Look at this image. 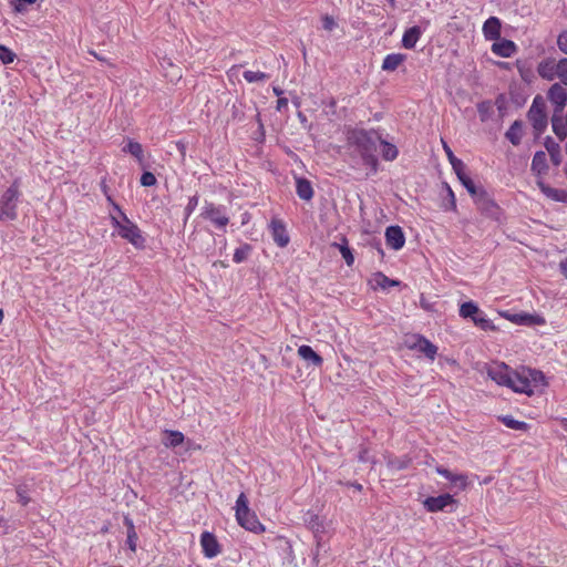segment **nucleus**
<instances>
[{
    "instance_id": "18",
    "label": "nucleus",
    "mask_w": 567,
    "mask_h": 567,
    "mask_svg": "<svg viewBox=\"0 0 567 567\" xmlns=\"http://www.w3.org/2000/svg\"><path fill=\"white\" fill-rule=\"evenodd\" d=\"M185 441V435L178 430H165L163 431L162 444L169 449L181 446Z\"/></svg>"
},
{
    "instance_id": "43",
    "label": "nucleus",
    "mask_w": 567,
    "mask_h": 567,
    "mask_svg": "<svg viewBox=\"0 0 567 567\" xmlns=\"http://www.w3.org/2000/svg\"><path fill=\"white\" fill-rule=\"evenodd\" d=\"M16 56L17 55L9 48L0 44V61L3 64L12 63Z\"/></svg>"
},
{
    "instance_id": "11",
    "label": "nucleus",
    "mask_w": 567,
    "mask_h": 567,
    "mask_svg": "<svg viewBox=\"0 0 567 567\" xmlns=\"http://www.w3.org/2000/svg\"><path fill=\"white\" fill-rule=\"evenodd\" d=\"M548 99L553 104H555L554 112H557V114L563 113L567 103V90L559 83H555L548 91Z\"/></svg>"
},
{
    "instance_id": "39",
    "label": "nucleus",
    "mask_w": 567,
    "mask_h": 567,
    "mask_svg": "<svg viewBox=\"0 0 567 567\" xmlns=\"http://www.w3.org/2000/svg\"><path fill=\"white\" fill-rule=\"evenodd\" d=\"M123 151L130 153L138 161L143 158V147L138 142L130 141Z\"/></svg>"
},
{
    "instance_id": "32",
    "label": "nucleus",
    "mask_w": 567,
    "mask_h": 567,
    "mask_svg": "<svg viewBox=\"0 0 567 567\" xmlns=\"http://www.w3.org/2000/svg\"><path fill=\"white\" fill-rule=\"evenodd\" d=\"M499 422H502L506 427L515 431H527L528 424L524 421H517L512 415H504L498 417Z\"/></svg>"
},
{
    "instance_id": "64",
    "label": "nucleus",
    "mask_w": 567,
    "mask_h": 567,
    "mask_svg": "<svg viewBox=\"0 0 567 567\" xmlns=\"http://www.w3.org/2000/svg\"><path fill=\"white\" fill-rule=\"evenodd\" d=\"M422 308H424V309H429V306H427L426 303H423V302H422Z\"/></svg>"
},
{
    "instance_id": "35",
    "label": "nucleus",
    "mask_w": 567,
    "mask_h": 567,
    "mask_svg": "<svg viewBox=\"0 0 567 567\" xmlns=\"http://www.w3.org/2000/svg\"><path fill=\"white\" fill-rule=\"evenodd\" d=\"M472 321H474L475 324H477L483 330H493V321H491L485 312H480V315H476L474 317H471Z\"/></svg>"
},
{
    "instance_id": "16",
    "label": "nucleus",
    "mask_w": 567,
    "mask_h": 567,
    "mask_svg": "<svg viewBox=\"0 0 567 567\" xmlns=\"http://www.w3.org/2000/svg\"><path fill=\"white\" fill-rule=\"evenodd\" d=\"M501 21L496 17L488 18L483 24V33L487 40H498L501 38Z\"/></svg>"
},
{
    "instance_id": "30",
    "label": "nucleus",
    "mask_w": 567,
    "mask_h": 567,
    "mask_svg": "<svg viewBox=\"0 0 567 567\" xmlns=\"http://www.w3.org/2000/svg\"><path fill=\"white\" fill-rule=\"evenodd\" d=\"M123 523H125L126 528H127V538H126L127 548L130 550H132V553H135L136 542L138 540V535L135 532L133 519L130 517H125V520H123Z\"/></svg>"
},
{
    "instance_id": "44",
    "label": "nucleus",
    "mask_w": 567,
    "mask_h": 567,
    "mask_svg": "<svg viewBox=\"0 0 567 567\" xmlns=\"http://www.w3.org/2000/svg\"><path fill=\"white\" fill-rule=\"evenodd\" d=\"M141 184L143 186L150 187L156 184V177L151 172H144L141 176Z\"/></svg>"
},
{
    "instance_id": "55",
    "label": "nucleus",
    "mask_w": 567,
    "mask_h": 567,
    "mask_svg": "<svg viewBox=\"0 0 567 567\" xmlns=\"http://www.w3.org/2000/svg\"><path fill=\"white\" fill-rule=\"evenodd\" d=\"M287 105H288V100H287L286 97H279V99L277 100V106H276V109H277L278 111H281L284 107H287Z\"/></svg>"
},
{
    "instance_id": "2",
    "label": "nucleus",
    "mask_w": 567,
    "mask_h": 567,
    "mask_svg": "<svg viewBox=\"0 0 567 567\" xmlns=\"http://www.w3.org/2000/svg\"><path fill=\"white\" fill-rule=\"evenodd\" d=\"M547 385L546 375L542 370L522 365L515 369L508 389L515 393L533 396L544 393Z\"/></svg>"
},
{
    "instance_id": "4",
    "label": "nucleus",
    "mask_w": 567,
    "mask_h": 567,
    "mask_svg": "<svg viewBox=\"0 0 567 567\" xmlns=\"http://www.w3.org/2000/svg\"><path fill=\"white\" fill-rule=\"evenodd\" d=\"M20 181L16 179L0 196V220H16L20 200Z\"/></svg>"
},
{
    "instance_id": "20",
    "label": "nucleus",
    "mask_w": 567,
    "mask_h": 567,
    "mask_svg": "<svg viewBox=\"0 0 567 567\" xmlns=\"http://www.w3.org/2000/svg\"><path fill=\"white\" fill-rule=\"evenodd\" d=\"M492 51L502 58H509L516 52V45L513 41L504 39L493 43Z\"/></svg>"
},
{
    "instance_id": "51",
    "label": "nucleus",
    "mask_w": 567,
    "mask_h": 567,
    "mask_svg": "<svg viewBox=\"0 0 567 567\" xmlns=\"http://www.w3.org/2000/svg\"><path fill=\"white\" fill-rule=\"evenodd\" d=\"M343 260H346L348 267H351L354 262V257L351 250H341Z\"/></svg>"
},
{
    "instance_id": "28",
    "label": "nucleus",
    "mask_w": 567,
    "mask_h": 567,
    "mask_svg": "<svg viewBox=\"0 0 567 567\" xmlns=\"http://www.w3.org/2000/svg\"><path fill=\"white\" fill-rule=\"evenodd\" d=\"M505 136L513 145H518L523 136V123L520 121H515L507 130Z\"/></svg>"
},
{
    "instance_id": "29",
    "label": "nucleus",
    "mask_w": 567,
    "mask_h": 567,
    "mask_svg": "<svg viewBox=\"0 0 567 567\" xmlns=\"http://www.w3.org/2000/svg\"><path fill=\"white\" fill-rule=\"evenodd\" d=\"M545 147L550 156V159L554 165H559L561 162V153L560 146L557 142H555L551 137H547L545 140Z\"/></svg>"
},
{
    "instance_id": "9",
    "label": "nucleus",
    "mask_w": 567,
    "mask_h": 567,
    "mask_svg": "<svg viewBox=\"0 0 567 567\" xmlns=\"http://www.w3.org/2000/svg\"><path fill=\"white\" fill-rule=\"evenodd\" d=\"M477 208L488 217L496 218L498 215V206L495 202L489 197L487 192L482 188L474 197H473Z\"/></svg>"
},
{
    "instance_id": "7",
    "label": "nucleus",
    "mask_w": 567,
    "mask_h": 567,
    "mask_svg": "<svg viewBox=\"0 0 567 567\" xmlns=\"http://www.w3.org/2000/svg\"><path fill=\"white\" fill-rule=\"evenodd\" d=\"M200 216L205 220H209L218 229H224L229 223L227 207L209 202H205Z\"/></svg>"
},
{
    "instance_id": "37",
    "label": "nucleus",
    "mask_w": 567,
    "mask_h": 567,
    "mask_svg": "<svg viewBox=\"0 0 567 567\" xmlns=\"http://www.w3.org/2000/svg\"><path fill=\"white\" fill-rule=\"evenodd\" d=\"M416 351L425 355L426 359L433 361L435 360L437 347L434 346V343L431 341H423V347H421V349H417Z\"/></svg>"
},
{
    "instance_id": "59",
    "label": "nucleus",
    "mask_w": 567,
    "mask_h": 567,
    "mask_svg": "<svg viewBox=\"0 0 567 567\" xmlns=\"http://www.w3.org/2000/svg\"><path fill=\"white\" fill-rule=\"evenodd\" d=\"M332 246H333V248H339V249L348 248L347 246L341 245V244H337V243H334Z\"/></svg>"
},
{
    "instance_id": "42",
    "label": "nucleus",
    "mask_w": 567,
    "mask_h": 567,
    "mask_svg": "<svg viewBox=\"0 0 567 567\" xmlns=\"http://www.w3.org/2000/svg\"><path fill=\"white\" fill-rule=\"evenodd\" d=\"M306 522H307V525L309 526V528H311L312 532L319 533V532L322 530V524H321V520H320L318 515L312 514V513H308Z\"/></svg>"
},
{
    "instance_id": "8",
    "label": "nucleus",
    "mask_w": 567,
    "mask_h": 567,
    "mask_svg": "<svg viewBox=\"0 0 567 567\" xmlns=\"http://www.w3.org/2000/svg\"><path fill=\"white\" fill-rule=\"evenodd\" d=\"M506 363L494 362L487 367V375L499 385L508 388L512 382L513 372Z\"/></svg>"
},
{
    "instance_id": "5",
    "label": "nucleus",
    "mask_w": 567,
    "mask_h": 567,
    "mask_svg": "<svg viewBox=\"0 0 567 567\" xmlns=\"http://www.w3.org/2000/svg\"><path fill=\"white\" fill-rule=\"evenodd\" d=\"M113 209L117 212L122 219V221H120L115 216H112V219L117 225L118 235L136 247L141 245L143 238L138 227L126 217L116 203H113Z\"/></svg>"
},
{
    "instance_id": "46",
    "label": "nucleus",
    "mask_w": 567,
    "mask_h": 567,
    "mask_svg": "<svg viewBox=\"0 0 567 567\" xmlns=\"http://www.w3.org/2000/svg\"><path fill=\"white\" fill-rule=\"evenodd\" d=\"M198 202H199L198 195H194L188 199V203L185 207V212H186L187 216H189L196 209Z\"/></svg>"
},
{
    "instance_id": "50",
    "label": "nucleus",
    "mask_w": 567,
    "mask_h": 567,
    "mask_svg": "<svg viewBox=\"0 0 567 567\" xmlns=\"http://www.w3.org/2000/svg\"><path fill=\"white\" fill-rule=\"evenodd\" d=\"M100 186H101V190H102V193L105 195V197H106L107 202L113 206V203H115V202L113 200L112 196L110 195V188H109V186H107V184H106L105 178H103V179L101 181Z\"/></svg>"
},
{
    "instance_id": "21",
    "label": "nucleus",
    "mask_w": 567,
    "mask_h": 567,
    "mask_svg": "<svg viewBox=\"0 0 567 567\" xmlns=\"http://www.w3.org/2000/svg\"><path fill=\"white\" fill-rule=\"evenodd\" d=\"M537 185L540 188L542 193L546 195L548 198L555 202L567 203V192L550 187L544 182H538Z\"/></svg>"
},
{
    "instance_id": "58",
    "label": "nucleus",
    "mask_w": 567,
    "mask_h": 567,
    "mask_svg": "<svg viewBox=\"0 0 567 567\" xmlns=\"http://www.w3.org/2000/svg\"><path fill=\"white\" fill-rule=\"evenodd\" d=\"M176 146H177L178 151L181 152L182 156H185V150H186L185 144L182 142H177Z\"/></svg>"
},
{
    "instance_id": "24",
    "label": "nucleus",
    "mask_w": 567,
    "mask_h": 567,
    "mask_svg": "<svg viewBox=\"0 0 567 567\" xmlns=\"http://www.w3.org/2000/svg\"><path fill=\"white\" fill-rule=\"evenodd\" d=\"M378 142L381 145V153H382V157L384 161L392 162L398 157V155H399L398 147L394 144L383 140L381 133H380V140H378Z\"/></svg>"
},
{
    "instance_id": "23",
    "label": "nucleus",
    "mask_w": 567,
    "mask_h": 567,
    "mask_svg": "<svg viewBox=\"0 0 567 567\" xmlns=\"http://www.w3.org/2000/svg\"><path fill=\"white\" fill-rule=\"evenodd\" d=\"M514 322L524 326H544L545 318L533 313H518L514 317Z\"/></svg>"
},
{
    "instance_id": "41",
    "label": "nucleus",
    "mask_w": 567,
    "mask_h": 567,
    "mask_svg": "<svg viewBox=\"0 0 567 567\" xmlns=\"http://www.w3.org/2000/svg\"><path fill=\"white\" fill-rule=\"evenodd\" d=\"M17 499L19 504L27 506L30 503L29 488L27 485H18L17 486Z\"/></svg>"
},
{
    "instance_id": "26",
    "label": "nucleus",
    "mask_w": 567,
    "mask_h": 567,
    "mask_svg": "<svg viewBox=\"0 0 567 567\" xmlns=\"http://www.w3.org/2000/svg\"><path fill=\"white\" fill-rule=\"evenodd\" d=\"M404 61H405V55L402 53L388 54L383 60L382 70L393 72Z\"/></svg>"
},
{
    "instance_id": "34",
    "label": "nucleus",
    "mask_w": 567,
    "mask_h": 567,
    "mask_svg": "<svg viewBox=\"0 0 567 567\" xmlns=\"http://www.w3.org/2000/svg\"><path fill=\"white\" fill-rule=\"evenodd\" d=\"M430 340L426 339L422 334H412L406 337L405 339V347L412 351H417L421 347H423V342H429Z\"/></svg>"
},
{
    "instance_id": "62",
    "label": "nucleus",
    "mask_w": 567,
    "mask_h": 567,
    "mask_svg": "<svg viewBox=\"0 0 567 567\" xmlns=\"http://www.w3.org/2000/svg\"><path fill=\"white\" fill-rule=\"evenodd\" d=\"M257 121L259 123V126L262 127V123H261V120H260L259 115H257Z\"/></svg>"
},
{
    "instance_id": "49",
    "label": "nucleus",
    "mask_w": 567,
    "mask_h": 567,
    "mask_svg": "<svg viewBox=\"0 0 567 567\" xmlns=\"http://www.w3.org/2000/svg\"><path fill=\"white\" fill-rule=\"evenodd\" d=\"M337 23L334 19L330 16H324L322 18V28L327 31H332L336 28Z\"/></svg>"
},
{
    "instance_id": "40",
    "label": "nucleus",
    "mask_w": 567,
    "mask_h": 567,
    "mask_svg": "<svg viewBox=\"0 0 567 567\" xmlns=\"http://www.w3.org/2000/svg\"><path fill=\"white\" fill-rule=\"evenodd\" d=\"M243 76L248 83L264 82L269 79V75L267 73L259 71H245Z\"/></svg>"
},
{
    "instance_id": "36",
    "label": "nucleus",
    "mask_w": 567,
    "mask_h": 567,
    "mask_svg": "<svg viewBox=\"0 0 567 567\" xmlns=\"http://www.w3.org/2000/svg\"><path fill=\"white\" fill-rule=\"evenodd\" d=\"M555 74L564 85H567V58H563L557 62Z\"/></svg>"
},
{
    "instance_id": "1",
    "label": "nucleus",
    "mask_w": 567,
    "mask_h": 567,
    "mask_svg": "<svg viewBox=\"0 0 567 567\" xmlns=\"http://www.w3.org/2000/svg\"><path fill=\"white\" fill-rule=\"evenodd\" d=\"M380 130L350 128L347 132L349 158L352 167H364L367 176L375 174L379 168L377 143Z\"/></svg>"
},
{
    "instance_id": "60",
    "label": "nucleus",
    "mask_w": 567,
    "mask_h": 567,
    "mask_svg": "<svg viewBox=\"0 0 567 567\" xmlns=\"http://www.w3.org/2000/svg\"><path fill=\"white\" fill-rule=\"evenodd\" d=\"M274 93L277 95V96H280L282 91L278 87H274Z\"/></svg>"
},
{
    "instance_id": "57",
    "label": "nucleus",
    "mask_w": 567,
    "mask_h": 567,
    "mask_svg": "<svg viewBox=\"0 0 567 567\" xmlns=\"http://www.w3.org/2000/svg\"><path fill=\"white\" fill-rule=\"evenodd\" d=\"M446 188H447L449 197H451V205L453 208H455L456 204H455L454 193L450 186H446Z\"/></svg>"
},
{
    "instance_id": "3",
    "label": "nucleus",
    "mask_w": 567,
    "mask_h": 567,
    "mask_svg": "<svg viewBox=\"0 0 567 567\" xmlns=\"http://www.w3.org/2000/svg\"><path fill=\"white\" fill-rule=\"evenodd\" d=\"M235 509L237 523L245 530H249L255 534L264 532L262 524L257 519L256 514L249 509V501L244 492L238 495Z\"/></svg>"
},
{
    "instance_id": "45",
    "label": "nucleus",
    "mask_w": 567,
    "mask_h": 567,
    "mask_svg": "<svg viewBox=\"0 0 567 567\" xmlns=\"http://www.w3.org/2000/svg\"><path fill=\"white\" fill-rule=\"evenodd\" d=\"M558 49L567 54V30L563 31L557 38Z\"/></svg>"
},
{
    "instance_id": "63",
    "label": "nucleus",
    "mask_w": 567,
    "mask_h": 567,
    "mask_svg": "<svg viewBox=\"0 0 567 567\" xmlns=\"http://www.w3.org/2000/svg\"><path fill=\"white\" fill-rule=\"evenodd\" d=\"M509 567H524V566H523V565H520V564H514V565H512V566H509Z\"/></svg>"
},
{
    "instance_id": "47",
    "label": "nucleus",
    "mask_w": 567,
    "mask_h": 567,
    "mask_svg": "<svg viewBox=\"0 0 567 567\" xmlns=\"http://www.w3.org/2000/svg\"><path fill=\"white\" fill-rule=\"evenodd\" d=\"M452 168L455 172L457 178H460V176L466 175V172H465L466 166L461 159L454 161V164H452Z\"/></svg>"
},
{
    "instance_id": "25",
    "label": "nucleus",
    "mask_w": 567,
    "mask_h": 567,
    "mask_svg": "<svg viewBox=\"0 0 567 567\" xmlns=\"http://www.w3.org/2000/svg\"><path fill=\"white\" fill-rule=\"evenodd\" d=\"M296 192L297 195L303 200H310L313 197L311 183L306 178H297Z\"/></svg>"
},
{
    "instance_id": "14",
    "label": "nucleus",
    "mask_w": 567,
    "mask_h": 567,
    "mask_svg": "<svg viewBox=\"0 0 567 567\" xmlns=\"http://www.w3.org/2000/svg\"><path fill=\"white\" fill-rule=\"evenodd\" d=\"M270 229L272 238L278 246L285 247L289 244V235L285 224L280 219H272Z\"/></svg>"
},
{
    "instance_id": "27",
    "label": "nucleus",
    "mask_w": 567,
    "mask_h": 567,
    "mask_svg": "<svg viewBox=\"0 0 567 567\" xmlns=\"http://www.w3.org/2000/svg\"><path fill=\"white\" fill-rule=\"evenodd\" d=\"M436 473H439L450 482L454 483L460 488H464L466 485V476L463 474L453 473L445 467H436Z\"/></svg>"
},
{
    "instance_id": "12",
    "label": "nucleus",
    "mask_w": 567,
    "mask_h": 567,
    "mask_svg": "<svg viewBox=\"0 0 567 567\" xmlns=\"http://www.w3.org/2000/svg\"><path fill=\"white\" fill-rule=\"evenodd\" d=\"M200 545L203 549L204 557L206 558H215L220 553L219 543H217L214 534L204 532L200 537Z\"/></svg>"
},
{
    "instance_id": "19",
    "label": "nucleus",
    "mask_w": 567,
    "mask_h": 567,
    "mask_svg": "<svg viewBox=\"0 0 567 567\" xmlns=\"http://www.w3.org/2000/svg\"><path fill=\"white\" fill-rule=\"evenodd\" d=\"M555 65H557V62L550 58L540 61L537 66L539 76L547 81L556 79Z\"/></svg>"
},
{
    "instance_id": "61",
    "label": "nucleus",
    "mask_w": 567,
    "mask_h": 567,
    "mask_svg": "<svg viewBox=\"0 0 567 567\" xmlns=\"http://www.w3.org/2000/svg\"><path fill=\"white\" fill-rule=\"evenodd\" d=\"M3 319H4V312H2V310L0 309V323L2 322Z\"/></svg>"
},
{
    "instance_id": "31",
    "label": "nucleus",
    "mask_w": 567,
    "mask_h": 567,
    "mask_svg": "<svg viewBox=\"0 0 567 567\" xmlns=\"http://www.w3.org/2000/svg\"><path fill=\"white\" fill-rule=\"evenodd\" d=\"M547 168L548 166L545 152H536L532 161V171L536 172L537 174H543L547 171Z\"/></svg>"
},
{
    "instance_id": "52",
    "label": "nucleus",
    "mask_w": 567,
    "mask_h": 567,
    "mask_svg": "<svg viewBox=\"0 0 567 567\" xmlns=\"http://www.w3.org/2000/svg\"><path fill=\"white\" fill-rule=\"evenodd\" d=\"M443 147H444V151H445V153H446V156H447V158H449V161H450L451 165H452V164H454V161H458V159H460V158H457V157L453 154L452 150L447 146V144H446V143H444V144H443Z\"/></svg>"
},
{
    "instance_id": "17",
    "label": "nucleus",
    "mask_w": 567,
    "mask_h": 567,
    "mask_svg": "<svg viewBox=\"0 0 567 567\" xmlns=\"http://www.w3.org/2000/svg\"><path fill=\"white\" fill-rule=\"evenodd\" d=\"M370 284L372 286V289L385 290L390 287L400 286L401 282L400 280L396 279H389V277L382 272H375L374 275H372Z\"/></svg>"
},
{
    "instance_id": "10",
    "label": "nucleus",
    "mask_w": 567,
    "mask_h": 567,
    "mask_svg": "<svg viewBox=\"0 0 567 567\" xmlns=\"http://www.w3.org/2000/svg\"><path fill=\"white\" fill-rule=\"evenodd\" d=\"M454 498L450 494H442L440 496H429L423 502V506L430 513L446 511L447 506H453Z\"/></svg>"
},
{
    "instance_id": "33",
    "label": "nucleus",
    "mask_w": 567,
    "mask_h": 567,
    "mask_svg": "<svg viewBox=\"0 0 567 567\" xmlns=\"http://www.w3.org/2000/svg\"><path fill=\"white\" fill-rule=\"evenodd\" d=\"M480 312H482V310L478 309L476 303L473 301L462 303L458 309L460 317L462 318H473Z\"/></svg>"
},
{
    "instance_id": "22",
    "label": "nucleus",
    "mask_w": 567,
    "mask_h": 567,
    "mask_svg": "<svg viewBox=\"0 0 567 567\" xmlns=\"http://www.w3.org/2000/svg\"><path fill=\"white\" fill-rule=\"evenodd\" d=\"M421 34H422V30L419 25H414V27L406 29L402 37L403 48L409 49V50L414 49Z\"/></svg>"
},
{
    "instance_id": "15",
    "label": "nucleus",
    "mask_w": 567,
    "mask_h": 567,
    "mask_svg": "<svg viewBox=\"0 0 567 567\" xmlns=\"http://www.w3.org/2000/svg\"><path fill=\"white\" fill-rule=\"evenodd\" d=\"M297 354H299L301 360L308 363V365H312L313 368L322 365V358L319 353L315 352L310 346L299 347V349H297Z\"/></svg>"
},
{
    "instance_id": "48",
    "label": "nucleus",
    "mask_w": 567,
    "mask_h": 567,
    "mask_svg": "<svg viewBox=\"0 0 567 567\" xmlns=\"http://www.w3.org/2000/svg\"><path fill=\"white\" fill-rule=\"evenodd\" d=\"M37 0H16L14 1V9L18 12H24L28 8V6L33 4Z\"/></svg>"
},
{
    "instance_id": "56",
    "label": "nucleus",
    "mask_w": 567,
    "mask_h": 567,
    "mask_svg": "<svg viewBox=\"0 0 567 567\" xmlns=\"http://www.w3.org/2000/svg\"><path fill=\"white\" fill-rule=\"evenodd\" d=\"M560 271H561L563 276L567 279V258H565L560 262Z\"/></svg>"
},
{
    "instance_id": "13",
    "label": "nucleus",
    "mask_w": 567,
    "mask_h": 567,
    "mask_svg": "<svg viewBox=\"0 0 567 567\" xmlns=\"http://www.w3.org/2000/svg\"><path fill=\"white\" fill-rule=\"evenodd\" d=\"M385 241L390 248H402L405 243V237L400 226H389L385 229Z\"/></svg>"
},
{
    "instance_id": "6",
    "label": "nucleus",
    "mask_w": 567,
    "mask_h": 567,
    "mask_svg": "<svg viewBox=\"0 0 567 567\" xmlns=\"http://www.w3.org/2000/svg\"><path fill=\"white\" fill-rule=\"evenodd\" d=\"M527 116L536 133V136H539L546 130L548 124L546 102L543 96L536 95L534 97Z\"/></svg>"
},
{
    "instance_id": "53",
    "label": "nucleus",
    "mask_w": 567,
    "mask_h": 567,
    "mask_svg": "<svg viewBox=\"0 0 567 567\" xmlns=\"http://www.w3.org/2000/svg\"><path fill=\"white\" fill-rule=\"evenodd\" d=\"M389 465H390V467H394L396 470H403L406 467V462L400 461V460H394V461H390Z\"/></svg>"
},
{
    "instance_id": "38",
    "label": "nucleus",
    "mask_w": 567,
    "mask_h": 567,
    "mask_svg": "<svg viewBox=\"0 0 567 567\" xmlns=\"http://www.w3.org/2000/svg\"><path fill=\"white\" fill-rule=\"evenodd\" d=\"M458 181L466 188V190L470 193L472 197H474L483 188L476 186L467 174L464 176H460Z\"/></svg>"
},
{
    "instance_id": "54",
    "label": "nucleus",
    "mask_w": 567,
    "mask_h": 567,
    "mask_svg": "<svg viewBox=\"0 0 567 567\" xmlns=\"http://www.w3.org/2000/svg\"><path fill=\"white\" fill-rule=\"evenodd\" d=\"M247 252V250H236L235 257H233V259H235L236 262H241L245 260Z\"/></svg>"
}]
</instances>
